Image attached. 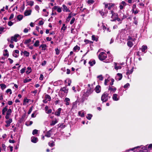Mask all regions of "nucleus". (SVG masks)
I'll list each match as a JSON object with an SVG mask.
<instances>
[{
	"mask_svg": "<svg viewBox=\"0 0 152 152\" xmlns=\"http://www.w3.org/2000/svg\"><path fill=\"white\" fill-rule=\"evenodd\" d=\"M46 47H47V46H46V45H45V44H42V45H41L39 47V48H42V50H45Z\"/></svg>",
	"mask_w": 152,
	"mask_h": 152,
	"instance_id": "f3484780",
	"label": "nucleus"
},
{
	"mask_svg": "<svg viewBox=\"0 0 152 152\" xmlns=\"http://www.w3.org/2000/svg\"><path fill=\"white\" fill-rule=\"evenodd\" d=\"M107 55L104 52H101L99 55V59L101 61L105 60L107 58Z\"/></svg>",
	"mask_w": 152,
	"mask_h": 152,
	"instance_id": "f03ea898",
	"label": "nucleus"
},
{
	"mask_svg": "<svg viewBox=\"0 0 152 152\" xmlns=\"http://www.w3.org/2000/svg\"><path fill=\"white\" fill-rule=\"evenodd\" d=\"M26 70V67H25L24 68L20 70V72L21 74H23L24 72H25V70Z\"/></svg>",
	"mask_w": 152,
	"mask_h": 152,
	"instance_id": "09e8293b",
	"label": "nucleus"
},
{
	"mask_svg": "<svg viewBox=\"0 0 152 152\" xmlns=\"http://www.w3.org/2000/svg\"><path fill=\"white\" fill-rule=\"evenodd\" d=\"M80 47L78 46L77 45H76V46H75L73 50L75 51H76L77 50H80Z\"/></svg>",
	"mask_w": 152,
	"mask_h": 152,
	"instance_id": "e433bc0d",
	"label": "nucleus"
},
{
	"mask_svg": "<svg viewBox=\"0 0 152 152\" xmlns=\"http://www.w3.org/2000/svg\"><path fill=\"white\" fill-rule=\"evenodd\" d=\"M128 40H131L132 41H134L136 40V39L135 38L133 39V38H132V37H130L129 36L128 37Z\"/></svg>",
	"mask_w": 152,
	"mask_h": 152,
	"instance_id": "5fc2aeb1",
	"label": "nucleus"
},
{
	"mask_svg": "<svg viewBox=\"0 0 152 152\" xmlns=\"http://www.w3.org/2000/svg\"><path fill=\"white\" fill-rule=\"evenodd\" d=\"M12 119L10 118L8 120H6L5 121V122L7 124H10V123L12 122Z\"/></svg>",
	"mask_w": 152,
	"mask_h": 152,
	"instance_id": "bb28decb",
	"label": "nucleus"
},
{
	"mask_svg": "<svg viewBox=\"0 0 152 152\" xmlns=\"http://www.w3.org/2000/svg\"><path fill=\"white\" fill-rule=\"evenodd\" d=\"M32 107H31L30 108V109H29V110L28 112V114H30V113H31V111H32Z\"/></svg>",
	"mask_w": 152,
	"mask_h": 152,
	"instance_id": "e2e57ef3",
	"label": "nucleus"
},
{
	"mask_svg": "<svg viewBox=\"0 0 152 152\" xmlns=\"http://www.w3.org/2000/svg\"><path fill=\"white\" fill-rule=\"evenodd\" d=\"M0 86L2 90L6 88V86L4 84H1Z\"/></svg>",
	"mask_w": 152,
	"mask_h": 152,
	"instance_id": "5701e85b",
	"label": "nucleus"
},
{
	"mask_svg": "<svg viewBox=\"0 0 152 152\" xmlns=\"http://www.w3.org/2000/svg\"><path fill=\"white\" fill-rule=\"evenodd\" d=\"M61 110V108H59L55 113V115L58 116H59L60 115Z\"/></svg>",
	"mask_w": 152,
	"mask_h": 152,
	"instance_id": "ddd939ff",
	"label": "nucleus"
},
{
	"mask_svg": "<svg viewBox=\"0 0 152 152\" xmlns=\"http://www.w3.org/2000/svg\"><path fill=\"white\" fill-rule=\"evenodd\" d=\"M66 28V27L65 26V24H64L63 25V26L62 28H61V30H65Z\"/></svg>",
	"mask_w": 152,
	"mask_h": 152,
	"instance_id": "6e6d98bb",
	"label": "nucleus"
},
{
	"mask_svg": "<svg viewBox=\"0 0 152 152\" xmlns=\"http://www.w3.org/2000/svg\"><path fill=\"white\" fill-rule=\"evenodd\" d=\"M100 13L101 15L102 16H104L105 15V13H107V12H105V13H104L103 12H102V11H100L99 12Z\"/></svg>",
	"mask_w": 152,
	"mask_h": 152,
	"instance_id": "de8ad7c7",
	"label": "nucleus"
},
{
	"mask_svg": "<svg viewBox=\"0 0 152 152\" xmlns=\"http://www.w3.org/2000/svg\"><path fill=\"white\" fill-rule=\"evenodd\" d=\"M64 91V93H67L68 92V89L66 87H64L61 88L60 90V92Z\"/></svg>",
	"mask_w": 152,
	"mask_h": 152,
	"instance_id": "1a4fd4ad",
	"label": "nucleus"
},
{
	"mask_svg": "<svg viewBox=\"0 0 152 152\" xmlns=\"http://www.w3.org/2000/svg\"><path fill=\"white\" fill-rule=\"evenodd\" d=\"M94 2V0H88V3L89 4H92Z\"/></svg>",
	"mask_w": 152,
	"mask_h": 152,
	"instance_id": "3c124183",
	"label": "nucleus"
},
{
	"mask_svg": "<svg viewBox=\"0 0 152 152\" xmlns=\"http://www.w3.org/2000/svg\"><path fill=\"white\" fill-rule=\"evenodd\" d=\"M17 18L19 20H21L23 18V15H18V16Z\"/></svg>",
	"mask_w": 152,
	"mask_h": 152,
	"instance_id": "ea45409f",
	"label": "nucleus"
},
{
	"mask_svg": "<svg viewBox=\"0 0 152 152\" xmlns=\"http://www.w3.org/2000/svg\"><path fill=\"white\" fill-rule=\"evenodd\" d=\"M31 80V79H25L24 82L25 83H27V82H29Z\"/></svg>",
	"mask_w": 152,
	"mask_h": 152,
	"instance_id": "13d9d810",
	"label": "nucleus"
},
{
	"mask_svg": "<svg viewBox=\"0 0 152 152\" xmlns=\"http://www.w3.org/2000/svg\"><path fill=\"white\" fill-rule=\"evenodd\" d=\"M28 28H25L23 30V32L24 33H26L28 32Z\"/></svg>",
	"mask_w": 152,
	"mask_h": 152,
	"instance_id": "338daca9",
	"label": "nucleus"
},
{
	"mask_svg": "<svg viewBox=\"0 0 152 152\" xmlns=\"http://www.w3.org/2000/svg\"><path fill=\"white\" fill-rule=\"evenodd\" d=\"M95 91L97 93H99L101 91V87L99 86H97L95 88Z\"/></svg>",
	"mask_w": 152,
	"mask_h": 152,
	"instance_id": "9b49d317",
	"label": "nucleus"
},
{
	"mask_svg": "<svg viewBox=\"0 0 152 152\" xmlns=\"http://www.w3.org/2000/svg\"><path fill=\"white\" fill-rule=\"evenodd\" d=\"M39 41L37 40L36 41L34 45L35 47H38L39 45Z\"/></svg>",
	"mask_w": 152,
	"mask_h": 152,
	"instance_id": "a878e982",
	"label": "nucleus"
},
{
	"mask_svg": "<svg viewBox=\"0 0 152 152\" xmlns=\"http://www.w3.org/2000/svg\"><path fill=\"white\" fill-rule=\"evenodd\" d=\"M28 99H24V101H23V105L26 104V103H28Z\"/></svg>",
	"mask_w": 152,
	"mask_h": 152,
	"instance_id": "a19ab883",
	"label": "nucleus"
},
{
	"mask_svg": "<svg viewBox=\"0 0 152 152\" xmlns=\"http://www.w3.org/2000/svg\"><path fill=\"white\" fill-rule=\"evenodd\" d=\"M7 106H6L4 107L2 110V114L3 115H4L5 114V112L7 111Z\"/></svg>",
	"mask_w": 152,
	"mask_h": 152,
	"instance_id": "4be33fe9",
	"label": "nucleus"
},
{
	"mask_svg": "<svg viewBox=\"0 0 152 152\" xmlns=\"http://www.w3.org/2000/svg\"><path fill=\"white\" fill-rule=\"evenodd\" d=\"M75 20V18H73L72 20L70 21V24H72L73 23Z\"/></svg>",
	"mask_w": 152,
	"mask_h": 152,
	"instance_id": "49530a36",
	"label": "nucleus"
},
{
	"mask_svg": "<svg viewBox=\"0 0 152 152\" xmlns=\"http://www.w3.org/2000/svg\"><path fill=\"white\" fill-rule=\"evenodd\" d=\"M79 115L81 117H83L84 116V113H81V111L78 112Z\"/></svg>",
	"mask_w": 152,
	"mask_h": 152,
	"instance_id": "58836bf2",
	"label": "nucleus"
},
{
	"mask_svg": "<svg viewBox=\"0 0 152 152\" xmlns=\"http://www.w3.org/2000/svg\"><path fill=\"white\" fill-rule=\"evenodd\" d=\"M132 12L134 13L135 14L138 13V11H137V10H133V9H132Z\"/></svg>",
	"mask_w": 152,
	"mask_h": 152,
	"instance_id": "864d4df0",
	"label": "nucleus"
},
{
	"mask_svg": "<svg viewBox=\"0 0 152 152\" xmlns=\"http://www.w3.org/2000/svg\"><path fill=\"white\" fill-rule=\"evenodd\" d=\"M147 48V46H146L143 45L142 48V52H145V50H146Z\"/></svg>",
	"mask_w": 152,
	"mask_h": 152,
	"instance_id": "393cba45",
	"label": "nucleus"
},
{
	"mask_svg": "<svg viewBox=\"0 0 152 152\" xmlns=\"http://www.w3.org/2000/svg\"><path fill=\"white\" fill-rule=\"evenodd\" d=\"M48 101H50L51 99V98L50 96L46 94L45 96V98Z\"/></svg>",
	"mask_w": 152,
	"mask_h": 152,
	"instance_id": "b1692460",
	"label": "nucleus"
},
{
	"mask_svg": "<svg viewBox=\"0 0 152 152\" xmlns=\"http://www.w3.org/2000/svg\"><path fill=\"white\" fill-rule=\"evenodd\" d=\"M57 121L56 119H55V121H53L50 124V125L51 126H54L57 123Z\"/></svg>",
	"mask_w": 152,
	"mask_h": 152,
	"instance_id": "c756f323",
	"label": "nucleus"
},
{
	"mask_svg": "<svg viewBox=\"0 0 152 152\" xmlns=\"http://www.w3.org/2000/svg\"><path fill=\"white\" fill-rule=\"evenodd\" d=\"M38 141V139L37 137L33 136L31 137V141L33 143H36Z\"/></svg>",
	"mask_w": 152,
	"mask_h": 152,
	"instance_id": "9d476101",
	"label": "nucleus"
},
{
	"mask_svg": "<svg viewBox=\"0 0 152 152\" xmlns=\"http://www.w3.org/2000/svg\"><path fill=\"white\" fill-rule=\"evenodd\" d=\"M129 86V84L128 83H127V84H126L124 86V88H126Z\"/></svg>",
	"mask_w": 152,
	"mask_h": 152,
	"instance_id": "680f3d73",
	"label": "nucleus"
},
{
	"mask_svg": "<svg viewBox=\"0 0 152 152\" xmlns=\"http://www.w3.org/2000/svg\"><path fill=\"white\" fill-rule=\"evenodd\" d=\"M46 64V61H44L42 63L41 65L43 66H45Z\"/></svg>",
	"mask_w": 152,
	"mask_h": 152,
	"instance_id": "69168bd1",
	"label": "nucleus"
},
{
	"mask_svg": "<svg viewBox=\"0 0 152 152\" xmlns=\"http://www.w3.org/2000/svg\"><path fill=\"white\" fill-rule=\"evenodd\" d=\"M28 4L30 6H32L34 4V2L33 1H30Z\"/></svg>",
	"mask_w": 152,
	"mask_h": 152,
	"instance_id": "4d7b16f0",
	"label": "nucleus"
},
{
	"mask_svg": "<svg viewBox=\"0 0 152 152\" xmlns=\"http://www.w3.org/2000/svg\"><path fill=\"white\" fill-rule=\"evenodd\" d=\"M12 24L13 23L11 21L9 22L8 23V25L9 26H12Z\"/></svg>",
	"mask_w": 152,
	"mask_h": 152,
	"instance_id": "774afa93",
	"label": "nucleus"
},
{
	"mask_svg": "<svg viewBox=\"0 0 152 152\" xmlns=\"http://www.w3.org/2000/svg\"><path fill=\"white\" fill-rule=\"evenodd\" d=\"M141 148V149L143 150H149L151 149L152 148V144H150L149 145H147L145 146H138L137 147L134 148L133 149H135L136 148Z\"/></svg>",
	"mask_w": 152,
	"mask_h": 152,
	"instance_id": "f257e3e1",
	"label": "nucleus"
},
{
	"mask_svg": "<svg viewBox=\"0 0 152 152\" xmlns=\"http://www.w3.org/2000/svg\"><path fill=\"white\" fill-rule=\"evenodd\" d=\"M38 130L37 129H34L33 130L32 134L34 135L37 134L38 133Z\"/></svg>",
	"mask_w": 152,
	"mask_h": 152,
	"instance_id": "4c0bfd02",
	"label": "nucleus"
},
{
	"mask_svg": "<svg viewBox=\"0 0 152 152\" xmlns=\"http://www.w3.org/2000/svg\"><path fill=\"white\" fill-rule=\"evenodd\" d=\"M72 13H69V15L68 16V17L67 19H66L67 20H68V19H69H69L72 17Z\"/></svg>",
	"mask_w": 152,
	"mask_h": 152,
	"instance_id": "603ef678",
	"label": "nucleus"
},
{
	"mask_svg": "<svg viewBox=\"0 0 152 152\" xmlns=\"http://www.w3.org/2000/svg\"><path fill=\"white\" fill-rule=\"evenodd\" d=\"M116 88L114 87L113 86H109L108 87V90L110 91V92H115L116 91Z\"/></svg>",
	"mask_w": 152,
	"mask_h": 152,
	"instance_id": "0eeeda50",
	"label": "nucleus"
},
{
	"mask_svg": "<svg viewBox=\"0 0 152 152\" xmlns=\"http://www.w3.org/2000/svg\"><path fill=\"white\" fill-rule=\"evenodd\" d=\"M54 143V142L53 141H52V142L51 143H50V142H49L48 143V145L51 147H52L54 145H55Z\"/></svg>",
	"mask_w": 152,
	"mask_h": 152,
	"instance_id": "a18cd8bd",
	"label": "nucleus"
},
{
	"mask_svg": "<svg viewBox=\"0 0 152 152\" xmlns=\"http://www.w3.org/2000/svg\"><path fill=\"white\" fill-rule=\"evenodd\" d=\"M4 51L5 53H4V56H8L9 54L7 50H5Z\"/></svg>",
	"mask_w": 152,
	"mask_h": 152,
	"instance_id": "f704fd0d",
	"label": "nucleus"
},
{
	"mask_svg": "<svg viewBox=\"0 0 152 152\" xmlns=\"http://www.w3.org/2000/svg\"><path fill=\"white\" fill-rule=\"evenodd\" d=\"M23 53L24 55L26 57H28L29 55V53L26 51H24Z\"/></svg>",
	"mask_w": 152,
	"mask_h": 152,
	"instance_id": "7c9ffc66",
	"label": "nucleus"
},
{
	"mask_svg": "<svg viewBox=\"0 0 152 152\" xmlns=\"http://www.w3.org/2000/svg\"><path fill=\"white\" fill-rule=\"evenodd\" d=\"M92 117V115L91 114H88L86 116V118L88 120H90Z\"/></svg>",
	"mask_w": 152,
	"mask_h": 152,
	"instance_id": "c03bdc74",
	"label": "nucleus"
},
{
	"mask_svg": "<svg viewBox=\"0 0 152 152\" xmlns=\"http://www.w3.org/2000/svg\"><path fill=\"white\" fill-rule=\"evenodd\" d=\"M7 114L8 115H10L11 114V113H12V110L10 109H9L7 110Z\"/></svg>",
	"mask_w": 152,
	"mask_h": 152,
	"instance_id": "473e14b6",
	"label": "nucleus"
},
{
	"mask_svg": "<svg viewBox=\"0 0 152 152\" xmlns=\"http://www.w3.org/2000/svg\"><path fill=\"white\" fill-rule=\"evenodd\" d=\"M62 7H60L58 6H55L52 9L54 10H57V11L58 12H61L62 11Z\"/></svg>",
	"mask_w": 152,
	"mask_h": 152,
	"instance_id": "423d86ee",
	"label": "nucleus"
},
{
	"mask_svg": "<svg viewBox=\"0 0 152 152\" xmlns=\"http://www.w3.org/2000/svg\"><path fill=\"white\" fill-rule=\"evenodd\" d=\"M111 13L112 15L111 16V18L112 19H114V17H113L114 16V15H116V14L114 12H113V11H111Z\"/></svg>",
	"mask_w": 152,
	"mask_h": 152,
	"instance_id": "79ce46f5",
	"label": "nucleus"
},
{
	"mask_svg": "<svg viewBox=\"0 0 152 152\" xmlns=\"http://www.w3.org/2000/svg\"><path fill=\"white\" fill-rule=\"evenodd\" d=\"M64 102H66V104L68 105L69 104L70 99L68 98H66L64 99Z\"/></svg>",
	"mask_w": 152,
	"mask_h": 152,
	"instance_id": "a211bd4d",
	"label": "nucleus"
},
{
	"mask_svg": "<svg viewBox=\"0 0 152 152\" xmlns=\"http://www.w3.org/2000/svg\"><path fill=\"white\" fill-rule=\"evenodd\" d=\"M31 10H26L24 12V15L26 16L30 15L31 14Z\"/></svg>",
	"mask_w": 152,
	"mask_h": 152,
	"instance_id": "f8f14e48",
	"label": "nucleus"
},
{
	"mask_svg": "<svg viewBox=\"0 0 152 152\" xmlns=\"http://www.w3.org/2000/svg\"><path fill=\"white\" fill-rule=\"evenodd\" d=\"M86 90V92L84 93L88 96L92 94L93 91V89L91 88H88Z\"/></svg>",
	"mask_w": 152,
	"mask_h": 152,
	"instance_id": "20e7f679",
	"label": "nucleus"
},
{
	"mask_svg": "<svg viewBox=\"0 0 152 152\" xmlns=\"http://www.w3.org/2000/svg\"><path fill=\"white\" fill-rule=\"evenodd\" d=\"M43 75L42 74H41L40 77H39V80H43Z\"/></svg>",
	"mask_w": 152,
	"mask_h": 152,
	"instance_id": "0e129e2a",
	"label": "nucleus"
},
{
	"mask_svg": "<svg viewBox=\"0 0 152 152\" xmlns=\"http://www.w3.org/2000/svg\"><path fill=\"white\" fill-rule=\"evenodd\" d=\"M52 129H50L49 131L47 132L45 134V136L46 137H49L51 136L50 132L52 131Z\"/></svg>",
	"mask_w": 152,
	"mask_h": 152,
	"instance_id": "4468645a",
	"label": "nucleus"
},
{
	"mask_svg": "<svg viewBox=\"0 0 152 152\" xmlns=\"http://www.w3.org/2000/svg\"><path fill=\"white\" fill-rule=\"evenodd\" d=\"M6 92L7 93H8L9 92H10V94H12V92L11 89H7V91H6Z\"/></svg>",
	"mask_w": 152,
	"mask_h": 152,
	"instance_id": "8fccbe9b",
	"label": "nucleus"
},
{
	"mask_svg": "<svg viewBox=\"0 0 152 152\" xmlns=\"http://www.w3.org/2000/svg\"><path fill=\"white\" fill-rule=\"evenodd\" d=\"M127 45L129 47L131 48L133 46V43L131 41L128 40Z\"/></svg>",
	"mask_w": 152,
	"mask_h": 152,
	"instance_id": "6ab92c4d",
	"label": "nucleus"
},
{
	"mask_svg": "<svg viewBox=\"0 0 152 152\" xmlns=\"http://www.w3.org/2000/svg\"><path fill=\"white\" fill-rule=\"evenodd\" d=\"M117 94H114L113 96V99L115 101H118V99L117 98Z\"/></svg>",
	"mask_w": 152,
	"mask_h": 152,
	"instance_id": "412c9836",
	"label": "nucleus"
},
{
	"mask_svg": "<svg viewBox=\"0 0 152 152\" xmlns=\"http://www.w3.org/2000/svg\"><path fill=\"white\" fill-rule=\"evenodd\" d=\"M55 51H56V53L57 55H58L59 53V50L58 48L55 49Z\"/></svg>",
	"mask_w": 152,
	"mask_h": 152,
	"instance_id": "bf43d9fd",
	"label": "nucleus"
},
{
	"mask_svg": "<svg viewBox=\"0 0 152 152\" xmlns=\"http://www.w3.org/2000/svg\"><path fill=\"white\" fill-rule=\"evenodd\" d=\"M122 77V75L121 74L118 73L117 76L115 77V79L117 80H120Z\"/></svg>",
	"mask_w": 152,
	"mask_h": 152,
	"instance_id": "6e6552de",
	"label": "nucleus"
},
{
	"mask_svg": "<svg viewBox=\"0 0 152 152\" xmlns=\"http://www.w3.org/2000/svg\"><path fill=\"white\" fill-rule=\"evenodd\" d=\"M62 7L63 8V10L64 12H70L69 10L67 8V7L65 5L63 4L62 5Z\"/></svg>",
	"mask_w": 152,
	"mask_h": 152,
	"instance_id": "2eb2a0df",
	"label": "nucleus"
},
{
	"mask_svg": "<svg viewBox=\"0 0 152 152\" xmlns=\"http://www.w3.org/2000/svg\"><path fill=\"white\" fill-rule=\"evenodd\" d=\"M20 35L19 34H15L14 36L12 37H13V39L14 41L17 42V38L19 37Z\"/></svg>",
	"mask_w": 152,
	"mask_h": 152,
	"instance_id": "dca6fc26",
	"label": "nucleus"
},
{
	"mask_svg": "<svg viewBox=\"0 0 152 152\" xmlns=\"http://www.w3.org/2000/svg\"><path fill=\"white\" fill-rule=\"evenodd\" d=\"M133 71V69H132L130 70H128L127 72H126L127 75L131 74Z\"/></svg>",
	"mask_w": 152,
	"mask_h": 152,
	"instance_id": "c9c22d12",
	"label": "nucleus"
},
{
	"mask_svg": "<svg viewBox=\"0 0 152 152\" xmlns=\"http://www.w3.org/2000/svg\"><path fill=\"white\" fill-rule=\"evenodd\" d=\"M115 68L117 70L118 69H121V66H115Z\"/></svg>",
	"mask_w": 152,
	"mask_h": 152,
	"instance_id": "052dcab7",
	"label": "nucleus"
},
{
	"mask_svg": "<svg viewBox=\"0 0 152 152\" xmlns=\"http://www.w3.org/2000/svg\"><path fill=\"white\" fill-rule=\"evenodd\" d=\"M97 77L99 79V80H103V78L102 75L98 76Z\"/></svg>",
	"mask_w": 152,
	"mask_h": 152,
	"instance_id": "37998d69",
	"label": "nucleus"
},
{
	"mask_svg": "<svg viewBox=\"0 0 152 152\" xmlns=\"http://www.w3.org/2000/svg\"><path fill=\"white\" fill-rule=\"evenodd\" d=\"M95 60H91L88 62V64H90V66H93L94 64H95Z\"/></svg>",
	"mask_w": 152,
	"mask_h": 152,
	"instance_id": "aec40b11",
	"label": "nucleus"
},
{
	"mask_svg": "<svg viewBox=\"0 0 152 152\" xmlns=\"http://www.w3.org/2000/svg\"><path fill=\"white\" fill-rule=\"evenodd\" d=\"M31 40L30 39H28L26 40L24 42V43L25 44H28V43L31 42Z\"/></svg>",
	"mask_w": 152,
	"mask_h": 152,
	"instance_id": "2f4dec72",
	"label": "nucleus"
},
{
	"mask_svg": "<svg viewBox=\"0 0 152 152\" xmlns=\"http://www.w3.org/2000/svg\"><path fill=\"white\" fill-rule=\"evenodd\" d=\"M92 40L97 41H98V38L95 37V36L93 35L92 36Z\"/></svg>",
	"mask_w": 152,
	"mask_h": 152,
	"instance_id": "72a5a7b5",
	"label": "nucleus"
},
{
	"mask_svg": "<svg viewBox=\"0 0 152 152\" xmlns=\"http://www.w3.org/2000/svg\"><path fill=\"white\" fill-rule=\"evenodd\" d=\"M108 94L104 93L102 96L101 100L103 102L107 101L108 99Z\"/></svg>",
	"mask_w": 152,
	"mask_h": 152,
	"instance_id": "7ed1b4c3",
	"label": "nucleus"
},
{
	"mask_svg": "<svg viewBox=\"0 0 152 152\" xmlns=\"http://www.w3.org/2000/svg\"><path fill=\"white\" fill-rule=\"evenodd\" d=\"M27 70L26 71V73L27 74H28L30 72H31V67H28L27 68Z\"/></svg>",
	"mask_w": 152,
	"mask_h": 152,
	"instance_id": "c85d7f7f",
	"label": "nucleus"
},
{
	"mask_svg": "<svg viewBox=\"0 0 152 152\" xmlns=\"http://www.w3.org/2000/svg\"><path fill=\"white\" fill-rule=\"evenodd\" d=\"M88 97V96L84 93L82 97L81 100L82 102H83L85 100H87Z\"/></svg>",
	"mask_w": 152,
	"mask_h": 152,
	"instance_id": "39448f33",
	"label": "nucleus"
},
{
	"mask_svg": "<svg viewBox=\"0 0 152 152\" xmlns=\"http://www.w3.org/2000/svg\"><path fill=\"white\" fill-rule=\"evenodd\" d=\"M108 5H109V7H108V9L109 10H110L111 9V7H112L114 6V4L112 3H108Z\"/></svg>",
	"mask_w": 152,
	"mask_h": 152,
	"instance_id": "cd10ccee",
	"label": "nucleus"
}]
</instances>
